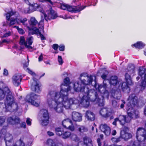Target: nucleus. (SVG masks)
Segmentation results:
<instances>
[{
    "label": "nucleus",
    "mask_w": 146,
    "mask_h": 146,
    "mask_svg": "<svg viewBox=\"0 0 146 146\" xmlns=\"http://www.w3.org/2000/svg\"><path fill=\"white\" fill-rule=\"evenodd\" d=\"M71 138V139L74 141H78L79 139L77 136L74 134H71L70 135Z\"/></svg>",
    "instance_id": "42"
},
{
    "label": "nucleus",
    "mask_w": 146,
    "mask_h": 146,
    "mask_svg": "<svg viewBox=\"0 0 146 146\" xmlns=\"http://www.w3.org/2000/svg\"><path fill=\"white\" fill-rule=\"evenodd\" d=\"M130 107L127 110L128 115H124V120L126 123H129L133 119H137L139 117V114L138 111H135L133 108Z\"/></svg>",
    "instance_id": "8"
},
{
    "label": "nucleus",
    "mask_w": 146,
    "mask_h": 146,
    "mask_svg": "<svg viewBox=\"0 0 146 146\" xmlns=\"http://www.w3.org/2000/svg\"><path fill=\"white\" fill-rule=\"evenodd\" d=\"M5 118L4 117L0 116V126H2L5 122Z\"/></svg>",
    "instance_id": "44"
},
{
    "label": "nucleus",
    "mask_w": 146,
    "mask_h": 146,
    "mask_svg": "<svg viewBox=\"0 0 146 146\" xmlns=\"http://www.w3.org/2000/svg\"><path fill=\"white\" fill-rule=\"evenodd\" d=\"M26 71L30 74H31L33 76H35L36 78H37L38 76L36 75L35 73L33 72L32 71L30 70L28 68L27 69Z\"/></svg>",
    "instance_id": "45"
},
{
    "label": "nucleus",
    "mask_w": 146,
    "mask_h": 146,
    "mask_svg": "<svg viewBox=\"0 0 146 146\" xmlns=\"http://www.w3.org/2000/svg\"><path fill=\"white\" fill-rule=\"evenodd\" d=\"M117 77L114 76H112L110 79V83L111 85H115L117 83Z\"/></svg>",
    "instance_id": "34"
},
{
    "label": "nucleus",
    "mask_w": 146,
    "mask_h": 146,
    "mask_svg": "<svg viewBox=\"0 0 146 146\" xmlns=\"http://www.w3.org/2000/svg\"><path fill=\"white\" fill-rule=\"evenodd\" d=\"M108 74V72L107 71L105 70V72H104L101 76L102 78L103 79H105L107 77V75Z\"/></svg>",
    "instance_id": "48"
},
{
    "label": "nucleus",
    "mask_w": 146,
    "mask_h": 146,
    "mask_svg": "<svg viewBox=\"0 0 146 146\" xmlns=\"http://www.w3.org/2000/svg\"><path fill=\"white\" fill-rule=\"evenodd\" d=\"M55 131L56 134L59 136L62 135L64 132L62 129L60 128H56Z\"/></svg>",
    "instance_id": "40"
},
{
    "label": "nucleus",
    "mask_w": 146,
    "mask_h": 146,
    "mask_svg": "<svg viewBox=\"0 0 146 146\" xmlns=\"http://www.w3.org/2000/svg\"><path fill=\"white\" fill-rule=\"evenodd\" d=\"M136 137L140 142L144 141L146 139V130L142 127L138 128L137 130Z\"/></svg>",
    "instance_id": "14"
},
{
    "label": "nucleus",
    "mask_w": 146,
    "mask_h": 146,
    "mask_svg": "<svg viewBox=\"0 0 146 146\" xmlns=\"http://www.w3.org/2000/svg\"><path fill=\"white\" fill-rule=\"evenodd\" d=\"M27 21V19L26 18H25L23 19H21L20 20V21L21 23H23V24L25 25V22L26 21Z\"/></svg>",
    "instance_id": "57"
},
{
    "label": "nucleus",
    "mask_w": 146,
    "mask_h": 146,
    "mask_svg": "<svg viewBox=\"0 0 146 146\" xmlns=\"http://www.w3.org/2000/svg\"><path fill=\"white\" fill-rule=\"evenodd\" d=\"M17 29H18V32L20 34H23L25 33L24 31L22 29L18 28Z\"/></svg>",
    "instance_id": "56"
},
{
    "label": "nucleus",
    "mask_w": 146,
    "mask_h": 146,
    "mask_svg": "<svg viewBox=\"0 0 146 146\" xmlns=\"http://www.w3.org/2000/svg\"><path fill=\"white\" fill-rule=\"evenodd\" d=\"M77 130L80 134H84L88 132V128L84 125H78L77 127Z\"/></svg>",
    "instance_id": "28"
},
{
    "label": "nucleus",
    "mask_w": 146,
    "mask_h": 146,
    "mask_svg": "<svg viewBox=\"0 0 146 146\" xmlns=\"http://www.w3.org/2000/svg\"><path fill=\"white\" fill-rule=\"evenodd\" d=\"M64 82V84L61 85L60 92L50 91L46 97V103L50 109L59 113L63 112V107L68 109L72 105L77 104L79 102L75 98H68V92L70 90V87L68 85L70 83L69 78H66Z\"/></svg>",
    "instance_id": "1"
},
{
    "label": "nucleus",
    "mask_w": 146,
    "mask_h": 146,
    "mask_svg": "<svg viewBox=\"0 0 146 146\" xmlns=\"http://www.w3.org/2000/svg\"><path fill=\"white\" fill-rule=\"evenodd\" d=\"M90 100L89 98L86 95L84 94L80 101V104L84 107H88L90 104Z\"/></svg>",
    "instance_id": "21"
},
{
    "label": "nucleus",
    "mask_w": 146,
    "mask_h": 146,
    "mask_svg": "<svg viewBox=\"0 0 146 146\" xmlns=\"http://www.w3.org/2000/svg\"><path fill=\"white\" fill-rule=\"evenodd\" d=\"M124 115H120L119 116L118 118H116L114 119V121L113 122L112 124L115 125H116V122L119 121V123L122 125H124L126 122L124 120Z\"/></svg>",
    "instance_id": "27"
},
{
    "label": "nucleus",
    "mask_w": 146,
    "mask_h": 146,
    "mask_svg": "<svg viewBox=\"0 0 146 146\" xmlns=\"http://www.w3.org/2000/svg\"><path fill=\"white\" fill-rule=\"evenodd\" d=\"M99 91L101 93L103 94L101 99L98 94L94 89L89 90L88 86L84 88V95H86L87 97L90 99V101L95 102L97 103L100 106H103L104 105V98H108L109 96L108 92L106 90L105 86H100L99 87Z\"/></svg>",
    "instance_id": "2"
},
{
    "label": "nucleus",
    "mask_w": 146,
    "mask_h": 146,
    "mask_svg": "<svg viewBox=\"0 0 146 146\" xmlns=\"http://www.w3.org/2000/svg\"><path fill=\"white\" fill-rule=\"evenodd\" d=\"M19 43L21 45V48L22 49L24 48V46L26 48L29 49L33 48L32 47L27 46V44L26 41L25 40L24 37L23 36L20 37Z\"/></svg>",
    "instance_id": "24"
},
{
    "label": "nucleus",
    "mask_w": 146,
    "mask_h": 146,
    "mask_svg": "<svg viewBox=\"0 0 146 146\" xmlns=\"http://www.w3.org/2000/svg\"><path fill=\"white\" fill-rule=\"evenodd\" d=\"M38 22L35 17H31L29 24L30 25L33 26H35L38 24Z\"/></svg>",
    "instance_id": "36"
},
{
    "label": "nucleus",
    "mask_w": 146,
    "mask_h": 146,
    "mask_svg": "<svg viewBox=\"0 0 146 146\" xmlns=\"http://www.w3.org/2000/svg\"><path fill=\"white\" fill-rule=\"evenodd\" d=\"M116 92H115L114 95V98L117 99H119L121 97V94L120 93H118V96H116Z\"/></svg>",
    "instance_id": "55"
},
{
    "label": "nucleus",
    "mask_w": 146,
    "mask_h": 146,
    "mask_svg": "<svg viewBox=\"0 0 146 146\" xmlns=\"http://www.w3.org/2000/svg\"><path fill=\"white\" fill-rule=\"evenodd\" d=\"M121 137H120L117 138L113 137L111 139V140L113 142L117 143L121 141Z\"/></svg>",
    "instance_id": "46"
},
{
    "label": "nucleus",
    "mask_w": 146,
    "mask_h": 146,
    "mask_svg": "<svg viewBox=\"0 0 146 146\" xmlns=\"http://www.w3.org/2000/svg\"><path fill=\"white\" fill-rule=\"evenodd\" d=\"M7 93L5 101V104L6 109L11 112L17 111L18 108V105L15 98L14 95L12 94L8 88L5 89Z\"/></svg>",
    "instance_id": "3"
},
{
    "label": "nucleus",
    "mask_w": 146,
    "mask_h": 146,
    "mask_svg": "<svg viewBox=\"0 0 146 146\" xmlns=\"http://www.w3.org/2000/svg\"><path fill=\"white\" fill-rule=\"evenodd\" d=\"M7 121L10 124L15 125L19 123L20 120L18 117L16 115H12L7 118Z\"/></svg>",
    "instance_id": "17"
},
{
    "label": "nucleus",
    "mask_w": 146,
    "mask_h": 146,
    "mask_svg": "<svg viewBox=\"0 0 146 146\" xmlns=\"http://www.w3.org/2000/svg\"><path fill=\"white\" fill-rule=\"evenodd\" d=\"M138 75L140 76L142 80L141 86L143 89L146 86V70L143 67L139 68V70Z\"/></svg>",
    "instance_id": "13"
},
{
    "label": "nucleus",
    "mask_w": 146,
    "mask_h": 146,
    "mask_svg": "<svg viewBox=\"0 0 146 146\" xmlns=\"http://www.w3.org/2000/svg\"><path fill=\"white\" fill-rule=\"evenodd\" d=\"M22 79V76L20 74H15L12 78V81L13 84L15 86H18L20 84V83Z\"/></svg>",
    "instance_id": "18"
},
{
    "label": "nucleus",
    "mask_w": 146,
    "mask_h": 146,
    "mask_svg": "<svg viewBox=\"0 0 146 146\" xmlns=\"http://www.w3.org/2000/svg\"><path fill=\"white\" fill-rule=\"evenodd\" d=\"M31 120L30 118H27L26 120L27 124L29 125H31Z\"/></svg>",
    "instance_id": "52"
},
{
    "label": "nucleus",
    "mask_w": 146,
    "mask_h": 146,
    "mask_svg": "<svg viewBox=\"0 0 146 146\" xmlns=\"http://www.w3.org/2000/svg\"><path fill=\"white\" fill-rule=\"evenodd\" d=\"M48 15L47 16L42 12V14L41 15V20L38 23L39 28H41L42 30H43V20L44 19L47 21L48 19H55L57 17V13L52 10V8L48 11Z\"/></svg>",
    "instance_id": "5"
},
{
    "label": "nucleus",
    "mask_w": 146,
    "mask_h": 146,
    "mask_svg": "<svg viewBox=\"0 0 146 146\" xmlns=\"http://www.w3.org/2000/svg\"><path fill=\"white\" fill-rule=\"evenodd\" d=\"M46 144L49 146H58L57 143L51 139H48L47 140Z\"/></svg>",
    "instance_id": "35"
},
{
    "label": "nucleus",
    "mask_w": 146,
    "mask_h": 146,
    "mask_svg": "<svg viewBox=\"0 0 146 146\" xmlns=\"http://www.w3.org/2000/svg\"><path fill=\"white\" fill-rule=\"evenodd\" d=\"M82 85H88L91 84L93 81L92 76H88L85 73H82L80 75L79 78Z\"/></svg>",
    "instance_id": "12"
},
{
    "label": "nucleus",
    "mask_w": 146,
    "mask_h": 146,
    "mask_svg": "<svg viewBox=\"0 0 146 146\" xmlns=\"http://www.w3.org/2000/svg\"><path fill=\"white\" fill-rule=\"evenodd\" d=\"M43 58L42 54H41L38 58L39 61L40 62L42 61L43 59Z\"/></svg>",
    "instance_id": "61"
},
{
    "label": "nucleus",
    "mask_w": 146,
    "mask_h": 146,
    "mask_svg": "<svg viewBox=\"0 0 146 146\" xmlns=\"http://www.w3.org/2000/svg\"><path fill=\"white\" fill-rule=\"evenodd\" d=\"M48 135L50 136H52L54 135L53 133L50 131H48L47 132Z\"/></svg>",
    "instance_id": "60"
},
{
    "label": "nucleus",
    "mask_w": 146,
    "mask_h": 146,
    "mask_svg": "<svg viewBox=\"0 0 146 146\" xmlns=\"http://www.w3.org/2000/svg\"><path fill=\"white\" fill-rule=\"evenodd\" d=\"M74 90L77 92H84V88L87 86L81 84L79 82H76L74 85Z\"/></svg>",
    "instance_id": "20"
},
{
    "label": "nucleus",
    "mask_w": 146,
    "mask_h": 146,
    "mask_svg": "<svg viewBox=\"0 0 146 146\" xmlns=\"http://www.w3.org/2000/svg\"><path fill=\"white\" fill-rule=\"evenodd\" d=\"M133 146H140V145L139 144L134 142L133 144Z\"/></svg>",
    "instance_id": "64"
},
{
    "label": "nucleus",
    "mask_w": 146,
    "mask_h": 146,
    "mask_svg": "<svg viewBox=\"0 0 146 146\" xmlns=\"http://www.w3.org/2000/svg\"><path fill=\"white\" fill-rule=\"evenodd\" d=\"M128 100L127 106L129 107H133L138 104L137 97L134 94H132L129 96Z\"/></svg>",
    "instance_id": "16"
},
{
    "label": "nucleus",
    "mask_w": 146,
    "mask_h": 146,
    "mask_svg": "<svg viewBox=\"0 0 146 146\" xmlns=\"http://www.w3.org/2000/svg\"><path fill=\"white\" fill-rule=\"evenodd\" d=\"M40 2H49L51 4L53 5V3L51 1V0H39Z\"/></svg>",
    "instance_id": "53"
},
{
    "label": "nucleus",
    "mask_w": 146,
    "mask_h": 146,
    "mask_svg": "<svg viewBox=\"0 0 146 146\" xmlns=\"http://www.w3.org/2000/svg\"><path fill=\"white\" fill-rule=\"evenodd\" d=\"M39 35L40 36L41 40H42L46 39L45 37L41 33L40 34H39Z\"/></svg>",
    "instance_id": "62"
},
{
    "label": "nucleus",
    "mask_w": 146,
    "mask_h": 146,
    "mask_svg": "<svg viewBox=\"0 0 146 146\" xmlns=\"http://www.w3.org/2000/svg\"><path fill=\"white\" fill-rule=\"evenodd\" d=\"M70 130L73 131L74 129V127L72 123V124L68 126V128Z\"/></svg>",
    "instance_id": "50"
},
{
    "label": "nucleus",
    "mask_w": 146,
    "mask_h": 146,
    "mask_svg": "<svg viewBox=\"0 0 146 146\" xmlns=\"http://www.w3.org/2000/svg\"><path fill=\"white\" fill-rule=\"evenodd\" d=\"M84 146H92V141L91 139L87 136L83 137Z\"/></svg>",
    "instance_id": "29"
},
{
    "label": "nucleus",
    "mask_w": 146,
    "mask_h": 146,
    "mask_svg": "<svg viewBox=\"0 0 146 146\" xmlns=\"http://www.w3.org/2000/svg\"><path fill=\"white\" fill-rule=\"evenodd\" d=\"M33 38L32 36L28 37L26 39V42L27 46H30V47H32L31 45L32 44L33 42Z\"/></svg>",
    "instance_id": "38"
},
{
    "label": "nucleus",
    "mask_w": 146,
    "mask_h": 146,
    "mask_svg": "<svg viewBox=\"0 0 146 146\" xmlns=\"http://www.w3.org/2000/svg\"><path fill=\"white\" fill-rule=\"evenodd\" d=\"M71 133L68 131H64L62 135V137L63 139H66L68 138L70 136Z\"/></svg>",
    "instance_id": "39"
},
{
    "label": "nucleus",
    "mask_w": 146,
    "mask_h": 146,
    "mask_svg": "<svg viewBox=\"0 0 146 146\" xmlns=\"http://www.w3.org/2000/svg\"><path fill=\"white\" fill-rule=\"evenodd\" d=\"M19 16V14L17 12L11 11L6 14L7 23L8 25L10 26L14 25L16 23H19L20 20L18 19Z\"/></svg>",
    "instance_id": "4"
},
{
    "label": "nucleus",
    "mask_w": 146,
    "mask_h": 146,
    "mask_svg": "<svg viewBox=\"0 0 146 146\" xmlns=\"http://www.w3.org/2000/svg\"><path fill=\"white\" fill-rule=\"evenodd\" d=\"M81 114L76 111H73L72 113V119L75 121H80L82 120Z\"/></svg>",
    "instance_id": "22"
},
{
    "label": "nucleus",
    "mask_w": 146,
    "mask_h": 146,
    "mask_svg": "<svg viewBox=\"0 0 146 146\" xmlns=\"http://www.w3.org/2000/svg\"><path fill=\"white\" fill-rule=\"evenodd\" d=\"M100 113L102 117L105 118L109 117L111 115V113L106 108L102 109L100 111Z\"/></svg>",
    "instance_id": "26"
},
{
    "label": "nucleus",
    "mask_w": 146,
    "mask_h": 146,
    "mask_svg": "<svg viewBox=\"0 0 146 146\" xmlns=\"http://www.w3.org/2000/svg\"><path fill=\"white\" fill-rule=\"evenodd\" d=\"M100 129L107 136L109 135L111 133V129L110 127L106 124H102L100 125Z\"/></svg>",
    "instance_id": "19"
},
{
    "label": "nucleus",
    "mask_w": 146,
    "mask_h": 146,
    "mask_svg": "<svg viewBox=\"0 0 146 146\" xmlns=\"http://www.w3.org/2000/svg\"><path fill=\"white\" fill-rule=\"evenodd\" d=\"M127 84L125 82L122 83L121 87L123 91L128 93L130 90V89Z\"/></svg>",
    "instance_id": "30"
},
{
    "label": "nucleus",
    "mask_w": 146,
    "mask_h": 146,
    "mask_svg": "<svg viewBox=\"0 0 146 146\" xmlns=\"http://www.w3.org/2000/svg\"><path fill=\"white\" fill-rule=\"evenodd\" d=\"M8 70L6 69H4L3 74L5 76H7L8 75Z\"/></svg>",
    "instance_id": "59"
},
{
    "label": "nucleus",
    "mask_w": 146,
    "mask_h": 146,
    "mask_svg": "<svg viewBox=\"0 0 146 146\" xmlns=\"http://www.w3.org/2000/svg\"><path fill=\"white\" fill-rule=\"evenodd\" d=\"M40 113L42 114L41 124L43 126L47 125L49 123V116L48 110L43 109L40 110Z\"/></svg>",
    "instance_id": "11"
},
{
    "label": "nucleus",
    "mask_w": 146,
    "mask_h": 146,
    "mask_svg": "<svg viewBox=\"0 0 146 146\" xmlns=\"http://www.w3.org/2000/svg\"><path fill=\"white\" fill-rule=\"evenodd\" d=\"M58 61L60 64H62L63 61L61 56H58Z\"/></svg>",
    "instance_id": "49"
},
{
    "label": "nucleus",
    "mask_w": 146,
    "mask_h": 146,
    "mask_svg": "<svg viewBox=\"0 0 146 146\" xmlns=\"http://www.w3.org/2000/svg\"><path fill=\"white\" fill-rule=\"evenodd\" d=\"M26 102L31 104L38 106H39L40 102V96L34 93H31L28 95L25 99Z\"/></svg>",
    "instance_id": "7"
},
{
    "label": "nucleus",
    "mask_w": 146,
    "mask_h": 146,
    "mask_svg": "<svg viewBox=\"0 0 146 146\" xmlns=\"http://www.w3.org/2000/svg\"><path fill=\"white\" fill-rule=\"evenodd\" d=\"M20 126L21 127H23L24 128H25L26 126L25 122H23L21 123L20 124Z\"/></svg>",
    "instance_id": "58"
},
{
    "label": "nucleus",
    "mask_w": 146,
    "mask_h": 146,
    "mask_svg": "<svg viewBox=\"0 0 146 146\" xmlns=\"http://www.w3.org/2000/svg\"><path fill=\"white\" fill-rule=\"evenodd\" d=\"M29 32L30 33H31V34L33 35L34 34H38L39 35L40 34L41 32L38 29H35L32 30H30Z\"/></svg>",
    "instance_id": "43"
},
{
    "label": "nucleus",
    "mask_w": 146,
    "mask_h": 146,
    "mask_svg": "<svg viewBox=\"0 0 146 146\" xmlns=\"http://www.w3.org/2000/svg\"><path fill=\"white\" fill-rule=\"evenodd\" d=\"M112 105L113 108H119V104L115 100H112Z\"/></svg>",
    "instance_id": "41"
},
{
    "label": "nucleus",
    "mask_w": 146,
    "mask_h": 146,
    "mask_svg": "<svg viewBox=\"0 0 146 146\" xmlns=\"http://www.w3.org/2000/svg\"><path fill=\"white\" fill-rule=\"evenodd\" d=\"M72 122L70 119H67L64 120L62 121V125L64 127L67 128L70 125L72 124Z\"/></svg>",
    "instance_id": "31"
},
{
    "label": "nucleus",
    "mask_w": 146,
    "mask_h": 146,
    "mask_svg": "<svg viewBox=\"0 0 146 146\" xmlns=\"http://www.w3.org/2000/svg\"><path fill=\"white\" fill-rule=\"evenodd\" d=\"M7 87H6L4 88L3 90L0 89V101L3 99L5 96V95L7 94V90L5 91V89Z\"/></svg>",
    "instance_id": "32"
},
{
    "label": "nucleus",
    "mask_w": 146,
    "mask_h": 146,
    "mask_svg": "<svg viewBox=\"0 0 146 146\" xmlns=\"http://www.w3.org/2000/svg\"><path fill=\"white\" fill-rule=\"evenodd\" d=\"M145 45V44L141 42H138L136 44H134V46L135 48L140 49L143 48Z\"/></svg>",
    "instance_id": "37"
},
{
    "label": "nucleus",
    "mask_w": 146,
    "mask_h": 146,
    "mask_svg": "<svg viewBox=\"0 0 146 146\" xmlns=\"http://www.w3.org/2000/svg\"><path fill=\"white\" fill-rule=\"evenodd\" d=\"M85 117L88 120L93 121L95 119V115L91 111L88 110L85 113Z\"/></svg>",
    "instance_id": "25"
},
{
    "label": "nucleus",
    "mask_w": 146,
    "mask_h": 146,
    "mask_svg": "<svg viewBox=\"0 0 146 146\" xmlns=\"http://www.w3.org/2000/svg\"><path fill=\"white\" fill-rule=\"evenodd\" d=\"M4 140L6 146H25V144L21 138L17 141L15 143L13 144L12 145L10 146L11 144L13 141V137L11 134L8 133H6L4 137Z\"/></svg>",
    "instance_id": "6"
},
{
    "label": "nucleus",
    "mask_w": 146,
    "mask_h": 146,
    "mask_svg": "<svg viewBox=\"0 0 146 146\" xmlns=\"http://www.w3.org/2000/svg\"><path fill=\"white\" fill-rule=\"evenodd\" d=\"M35 10L33 4L30 6L29 8L26 9L24 10V12L25 13H30Z\"/></svg>",
    "instance_id": "33"
},
{
    "label": "nucleus",
    "mask_w": 146,
    "mask_h": 146,
    "mask_svg": "<svg viewBox=\"0 0 146 146\" xmlns=\"http://www.w3.org/2000/svg\"><path fill=\"white\" fill-rule=\"evenodd\" d=\"M11 33L10 31H9L8 32H7L4 34L2 36V37L3 38H5L6 37H8L10 36L11 35Z\"/></svg>",
    "instance_id": "47"
},
{
    "label": "nucleus",
    "mask_w": 146,
    "mask_h": 146,
    "mask_svg": "<svg viewBox=\"0 0 146 146\" xmlns=\"http://www.w3.org/2000/svg\"><path fill=\"white\" fill-rule=\"evenodd\" d=\"M135 67L132 64L129 65L127 69L126 70V73L125 74V78L126 82L129 85L132 84V80L131 76L133 75L135 73Z\"/></svg>",
    "instance_id": "10"
},
{
    "label": "nucleus",
    "mask_w": 146,
    "mask_h": 146,
    "mask_svg": "<svg viewBox=\"0 0 146 146\" xmlns=\"http://www.w3.org/2000/svg\"><path fill=\"white\" fill-rule=\"evenodd\" d=\"M58 45L57 44H53L52 47L55 50H56L58 47Z\"/></svg>",
    "instance_id": "54"
},
{
    "label": "nucleus",
    "mask_w": 146,
    "mask_h": 146,
    "mask_svg": "<svg viewBox=\"0 0 146 146\" xmlns=\"http://www.w3.org/2000/svg\"><path fill=\"white\" fill-rule=\"evenodd\" d=\"M65 46L63 44L60 45L59 47V50L61 51H64V50Z\"/></svg>",
    "instance_id": "51"
},
{
    "label": "nucleus",
    "mask_w": 146,
    "mask_h": 146,
    "mask_svg": "<svg viewBox=\"0 0 146 146\" xmlns=\"http://www.w3.org/2000/svg\"><path fill=\"white\" fill-rule=\"evenodd\" d=\"M120 137L125 141H127L132 137V135L130 133H127L124 130H122L121 131Z\"/></svg>",
    "instance_id": "23"
},
{
    "label": "nucleus",
    "mask_w": 146,
    "mask_h": 146,
    "mask_svg": "<svg viewBox=\"0 0 146 146\" xmlns=\"http://www.w3.org/2000/svg\"><path fill=\"white\" fill-rule=\"evenodd\" d=\"M60 8L64 10H66L67 11L73 13H77L80 12L84 9L86 6L83 7L78 5L77 6H72L69 5L63 4H61Z\"/></svg>",
    "instance_id": "9"
},
{
    "label": "nucleus",
    "mask_w": 146,
    "mask_h": 146,
    "mask_svg": "<svg viewBox=\"0 0 146 146\" xmlns=\"http://www.w3.org/2000/svg\"><path fill=\"white\" fill-rule=\"evenodd\" d=\"M116 131L115 130H113L111 132V134L112 135H116Z\"/></svg>",
    "instance_id": "63"
},
{
    "label": "nucleus",
    "mask_w": 146,
    "mask_h": 146,
    "mask_svg": "<svg viewBox=\"0 0 146 146\" xmlns=\"http://www.w3.org/2000/svg\"><path fill=\"white\" fill-rule=\"evenodd\" d=\"M33 82L31 84V88L33 91L37 93H40L41 91L40 84L38 80L34 77L33 78Z\"/></svg>",
    "instance_id": "15"
}]
</instances>
